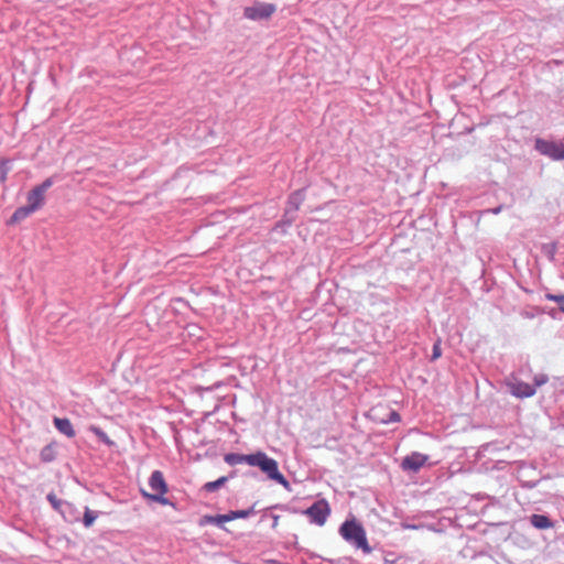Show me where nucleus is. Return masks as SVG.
I'll list each match as a JSON object with an SVG mask.
<instances>
[{"instance_id":"nucleus-1","label":"nucleus","mask_w":564,"mask_h":564,"mask_svg":"<svg viewBox=\"0 0 564 564\" xmlns=\"http://www.w3.org/2000/svg\"><path fill=\"white\" fill-rule=\"evenodd\" d=\"M249 466L258 467L270 480H273L284 487L289 486V481L279 470L278 462L269 457L264 452L258 451L252 453Z\"/></svg>"},{"instance_id":"nucleus-2","label":"nucleus","mask_w":564,"mask_h":564,"mask_svg":"<svg viewBox=\"0 0 564 564\" xmlns=\"http://www.w3.org/2000/svg\"><path fill=\"white\" fill-rule=\"evenodd\" d=\"M340 535L354 544L357 549H361L365 553H370L371 547L368 544L366 531L355 519L345 521L339 529Z\"/></svg>"},{"instance_id":"nucleus-3","label":"nucleus","mask_w":564,"mask_h":564,"mask_svg":"<svg viewBox=\"0 0 564 564\" xmlns=\"http://www.w3.org/2000/svg\"><path fill=\"white\" fill-rule=\"evenodd\" d=\"M149 486L152 492H147L145 490H142V496L147 499L159 502L161 505H167L169 500L164 496L167 494L169 487L162 471L154 470L151 474V477L149 479Z\"/></svg>"},{"instance_id":"nucleus-4","label":"nucleus","mask_w":564,"mask_h":564,"mask_svg":"<svg viewBox=\"0 0 564 564\" xmlns=\"http://www.w3.org/2000/svg\"><path fill=\"white\" fill-rule=\"evenodd\" d=\"M303 513L310 518L312 523L322 527L326 523L330 514V507L325 499H319L304 510Z\"/></svg>"},{"instance_id":"nucleus-5","label":"nucleus","mask_w":564,"mask_h":564,"mask_svg":"<svg viewBox=\"0 0 564 564\" xmlns=\"http://www.w3.org/2000/svg\"><path fill=\"white\" fill-rule=\"evenodd\" d=\"M53 185V178H46L42 184L35 186L28 193L26 206L34 213L40 209L45 202V193Z\"/></svg>"},{"instance_id":"nucleus-6","label":"nucleus","mask_w":564,"mask_h":564,"mask_svg":"<svg viewBox=\"0 0 564 564\" xmlns=\"http://www.w3.org/2000/svg\"><path fill=\"white\" fill-rule=\"evenodd\" d=\"M276 11L273 3L254 2L252 6L243 9V15L248 20H268Z\"/></svg>"},{"instance_id":"nucleus-7","label":"nucleus","mask_w":564,"mask_h":564,"mask_svg":"<svg viewBox=\"0 0 564 564\" xmlns=\"http://www.w3.org/2000/svg\"><path fill=\"white\" fill-rule=\"evenodd\" d=\"M427 460H429L427 455H424V454H421L417 452H413L402 459L401 468L405 471L416 473L426 464Z\"/></svg>"},{"instance_id":"nucleus-8","label":"nucleus","mask_w":564,"mask_h":564,"mask_svg":"<svg viewBox=\"0 0 564 564\" xmlns=\"http://www.w3.org/2000/svg\"><path fill=\"white\" fill-rule=\"evenodd\" d=\"M535 149L552 160L564 159V143H535Z\"/></svg>"},{"instance_id":"nucleus-9","label":"nucleus","mask_w":564,"mask_h":564,"mask_svg":"<svg viewBox=\"0 0 564 564\" xmlns=\"http://www.w3.org/2000/svg\"><path fill=\"white\" fill-rule=\"evenodd\" d=\"M507 384L510 392L517 398H530L535 393V387L523 381H510Z\"/></svg>"},{"instance_id":"nucleus-10","label":"nucleus","mask_w":564,"mask_h":564,"mask_svg":"<svg viewBox=\"0 0 564 564\" xmlns=\"http://www.w3.org/2000/svg\"><path fill=\"white\" fill-rule=\"evenodd\" d=\"M54 425L62 434L66 435L67 437H74L76 434L72 422L66 417H55Z\"/></svg>"},{"instance_id":"nucleus-11","label":"nucleus","mask_w":564,"mask_h":564,"mask_svg":"<svg viewBox=\"0 0 564 564\" xmlns=\"http://www.w3.org/2000/svg\"><path fill=\"white\" fill-rule=\"evenodd\" d=\"M251 454H236V453H229L226 454L224 459L227 464L234 466L238 464H248L250 462Z\"/></svg>"},{"instance_id":"nucleus-12","label":"nucleus","mask_w":564,"mask_h":564,"mask_svg":"<svg viewBox=\"0 0 564 564\" xmlns=\"http://www.w3.org/2000/svg\"><path fill=\"white\" fill-rule=\"evenodd\" d=\"M231 520H234L232 516H225V514L205 516L200 520V524L204 525V524L210 523V524L221 525L225 522H228V521H231Z\"/></svg>"},{"instance_id":"nucleus-13","label":"nucleus","mask_w":564,"mask_h":564,"mask_svg":"<svg viewBox=\"0 0 564 564\" xmlns=\"http://www.w3.org/2000/svg\"><path fill=\"white\" fill-rule=\"evenodd\" d=\"M531 524L536 529H550L553 527L551 520L543 514H533L530 519Z\"/></svg>"},{"instance_id":"nucleus-14","label":"nucleus","mask_w":564,"mask_h":564,"mask_svg":"<svg viewBox=\"0 0 564 564\" xmlns=\"http://www.w3.org/2000/svg\"><path fill=\"white\" fill-rule=\"evenodd\" d=\"M33 212L25 205L15 209L10 218V224H18L29 217Z\"/></svg>"},{"instance_id":"nucleus-15","label":"nucleus","mask_w":564,"mask_h":564,"mask_svg":"<svg viewBox=\"0 0 564 564\" xmlns=\"http://www.w3.org/2000/svg\"><path fill=\"white\" fill-rule=\"evenodd\" d=\"M228 481V477L223 476L214 481H208L203 486V489L207 492H213L218 490L220 487H223Z\"/></svg>"},{"instance_id":"nucleus-16","label":"nucleus","mask_w":564,"mask_h":564,"mask_svg":"<svg viewBox=\"0 0 564 564\" xmlns=\"http://www.w3.org/2000/svg\"><path fill=\"white\" fill-rule=\"evenodd\" d=\"M89 430L104 443L111 444L108 435L98 426L91 425Z\"/></svg>"},{"instance_id":"nucleus-17","label":"nucleus","mask_w":564,"mask_h":564,"mask_svg":"<svg viewBox=\"0 0 564 564\" xmlns=\"http://www.w3.org/2000/svg\"><path fill=\"white\" fill-rule=\"evenodd\" d=\"M545 297L557 303L561 310L564 312V294H546Z\"/></svg>"},{"instance_id":"nucleus-18","label":"nucleus","mask_w":564,"mask_h":564,"mask_svg":"<svg viewBox=\"0 0 564 564\" xmlns=\"http://www.w3.org/2000/svg\"><path fill=\"white\" fill-rule=\"evenodd\" d=\"M442 356L441 339H437L433 345V352L431 359L434 361Z\"/></svg>"},{"instance_id":"nucleus-19","label":"nucleus","mask_w":564,"mask_h":564,"mask_svg":"<svg viewBox=\"0 0 564 564\" xmlns=\"http://www.w3.org/2000/svg\"><path fill=\"white\" fill-rule=\"evenodd\" d=\"M95 520H96V516L90 510H86V512L84 514L85 527H90Z\"/></svg>"},{"instance_id":"nucleus-20","label":"nucleus","mask_w":564,"mask_h":564,"mask_svg":"<svg viewBox=\"0 0 564 564\" xmlns=\"http://www.w3.org/2000/svg\"><path fill=\"white\" fill-rule=\"evenodd\" d=\"M47 500L51 502L54 509L58 510L61 508V500L56 497L55 494H48Z\"/></svg>"},{"instance_id":"nucleus-21","label":"nucleus","mask_w":564,"mask_h":564,"mask_svg":"<svg viewBox=\"0 0 564 564\" xmlns=\"http://www.w3.org/2000/svg\"><path fill=\"white\" fill-rule=\"evenodd\" d=\"M8 167L6 162L0 161V184L3 183L7 178Z\"/></svg>"},{"instance_id":"nucleus-22","label":"nucleus","mask_w":564,"mask_h":564,"mask_svg":"<svg viewBox=\"0 0 564 564\" xmlns=\"http://www.w3.org/2000/svg\"><path fill=\"white\" fill-rule=\"evenodd\" d=\"M248 511H231L227 513L226 516H232L234 520L238 518H246L248 516Z\"/></svg>"},{"instance_id":"nucleus-23","label":"nucleus","mask_w":564,"mask_h":564,"mask_svg":"<svg viewBox=\"0 0 564 564\" xmlns=\"http://www.w3.org/2000/svg\"><path fill=\"white\" fill-rule=\"evenodd\" d=\"M546 381H547L546 376H540V377L534 378L535 386H538V387L544 384Z\"/></svg>"},{"instance_id":"nucleus-24","label":"nucleus","mask_w":564,"mask_h":564,"mask_svg":"<svg viewBox=\"0 0 564 564\" xmlns=\"http://www.w3.org/2000/svg\"><path fill=\"white\" fill-rule=\"evenodd\" d=\"M389 421H400V415L397 412H391Z\"/></svg>"},{"instance_id":"nucleus-25","label":"nucleus","mask_w":564,"mask_h":564,"mask_svg":"<svg viewBox=\"0 0 564 564\" xmlns=\"http://www.w3.org/2000/svg\"><path fill=\"white\" fill-rule=\"evenodd\" d=\"M46 451H47V448H45V449L41 453V456H42V459H43V460L48 462L51 458L48 457V454H46Z\"/></svg>"},{"instance_id":"nucleus-26","label":"nucleus","mask_w":564,"mask_h":564,"mask_svg":"<svg viewBox=\"0 0 564 564\" xmlns=\"http://www.w3.org/2000/svg\"><path fill=\"white\" fill-rule=\"evenodd\" d=\"M46 451H47V448H45V449L41 453V456H42V459H43V460L48 462L51 458L48 457V454H46Z\"/></svg>"},{"instance_id":"nucleus-27","label":"nucleus","mask_w":564,"mask_h":564,"mask_svg":"<svg viewBox=\"0 0 564 564\" xmlns=\"http://www.w3.org/2000/svg\"><path fill=\"white\" fill-rule=\"evenodd\" d=\"M500 210H501V207H498V208L494 209V213L498 214Z\"/></svg>"}]
</instances>
